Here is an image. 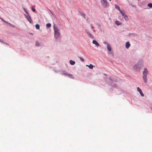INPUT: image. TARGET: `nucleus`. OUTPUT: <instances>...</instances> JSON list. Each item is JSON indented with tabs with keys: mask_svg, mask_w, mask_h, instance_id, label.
Returning a JSON list of instances; mask_svg holds the SVG:
<instances>
[{
	"mask_svg": "<svg viewBox=\"0 0 152 152\" xmlns=\"http://www.w3.org/2000/svg\"><path fill=\"white\" fill-rule=\"evenodd\" d=\"M143 63L142 61H139L137 64L135 65L134 68L137 70H140L142 67Z\"/></svg>",
	"mask_w": 152,
	"mask_h": 152,
	"instance_id": "f257e3e1",
	"label": "nucleus"
},
{
	"mask_svg": "<svg viewBox=\"0 0 152 152\" xmlns=\"http://www.w3.org/2000/svg\"><path fill=\"white\" fill-rule=\"evenodd\" d=\"M54 30V37L56 39L58 38L60 36V33L58 29L54 25L53 26Z\"/></svg>",
	"mask_w": 152,
	"mask_h": 152,
	"instance_id": "f03ea898",
	"label": "nucleus"
},
{
	"mask_svg": "<svg viewBox=\"0 0 152 152\" xmlns=\"http://www.w3.org/2000/svg\"><path fill=\"white\" fill-rule=\"evenodd\" d=\"M148 73V71L147 69H145L143 72L142 78L145 83L147 82V75Z\"/></svg>",
	"mask_w": 152,
	"mask_h": 152,
	"instance_id": "7ed1b4c3",
	"label": "nucleus"
},
{
	"mask_svg": "<svg viewBox=\"0 0 152 152\" xmlns=\"http://www.w3.org/2000/svg\"><path fill=\"white\" fill-rule=\"evenodd\" d=\"M101 2L105 7H107V0H101Z\"/></svg>",
	"mask_w": 152,
	"mask_h": 152,
	"instance_id": "20e7f679",
	"label": "nucleus"
},
{
	"mask_svg": "<svg viewBox=\"0 0 152 152\" xmlns=\"http://www.w3.org/2000/svg\"><path fill=\"white\" fill-rule=\"evenodd\" d=\"M137 90L140 92V94L142 96H144V94L142 93L141 89L139 87L137 88Z\"/></svg>",
	"mask_w": 152,
	"mask_h": 152,
	"instance_id": "39448f33",
	"label": "nucleus"
},
{
	"mask_svg": "<svg viewBox=\"0 0 152 152\" xmlns=\"http://www.w3.org/2000/svg\"><path fill=\"white\" fill-rule=\"evenodd\" d=\"M86 32L87 33V34L88 35L89 37L92 38H94V36L93 35H92L91 34H90L89 32L88 31V30H86Z\"/></svg>",
	"mask_w": 152,
	"mask_h": 152,
	"instance_id": "423d86ee",
	"label": "nucleus"
},
{
	"mask_svg": "<svg viewBox=\"0 0 152 152\" xmlns=\"http://www.w3.org/2000/svg\"><path fill=\"white\" fill-rule=\"evenodd\" d=\"M130 45V44L129 42H128L126 43L125 46L126 48L128 49Z\"/></svg>",
	"mask_w": 152,
	"mask_h": 152,
	"instance_id": "0eeeda50",
	"label": "nucleus"
},
{
	"mask_svg": "<svg viewBox=\"0 0 152 152\" xmlns=\"http://www.w3.org/2000/svg\"><path fill=\"white\" fill-rule=\"evenodd\" d=\"M92 43L97 46H99V43L95 40H93V41Z\"/></svg>",
	"mask_w": 152,
	"mask_h": 152,
	"instance_id": "6e6552de",
	"label": "nucleus"
},
{
	"mask_svg": "<svg viewBox=\"0 0 152 152\" xmlns=\"http://www.w3.org/2000/svg\"><path fill=\"white\" fill-rule=\"evenodd\" d=\"M119 12L123 17H124V16L126 15L124 11H121V10Z\"/></svg>",
	"mask_w": 152,
	"mask_h": 152,
	"instance_id": "1a4fd4ad",
	"label": "nucleus"
},
{
	"mask_svg": "<svg viewBox=\"0 0 152 152\" xmlns=\"http://www.w3.org/2000/svg\"><path fill=\"white\" fill-rule=\"evenodd\" d=\"M107 50L109 51H110L111 50V47L110 46V45L109 44H108L107 45Z\"/></svg>",
	"mask_w": 152,
	"mask_h": 152,
	"instance_id": "9d476101",
	"label": "nucleus"
},
{
	"mask_svg": "<svg viewBox=\"0 0 152 152\" xmlns=\"http://www.w3.org/2000/svg\"><path fill=\"white\" fill-rule=\"evenodd\" d=\"M69 63L70 64L72 65H74L75 64V62L72 60H70L69 61Z\"/></svg>",
	"mask_w": 152,
	"mask_h": 152,
	"instance_id": "9b49d317",
	"label": "nucleus"
},
{
	"mask_svg": "<svg viewBox=\"0 0 152 152\" xmlns=\"http://www.w3.org/2000/svg\"><path fill=\"white\" fill-rule=\"evenodd\" d=\"M115 8L117 9L119 11H120V10H121L120 9V8L116 4L115 5Z\"/></svg>",
	"mask_w": 152,
	"mask_h": 152,
	"instance_id": "f8f14e48",
	"label": "nucleus"
},
{
	"mask_svg": "<svg viewBox=\"0 0 152 152\" xmlns=\"http://www.w3.org/2000/svg\"><path fill=\"white\" fill-rule=\"evenodd\" d=\"M86 66H88V67L91 69H92L93 68V66L91 64H90L89 65H87Z\"/></svg>",
	"mask_w": 152,
	"mask_h": 152,
	"instance_id": "ddd939ff",
	"label": "nucleus"
},
{
	"mask_svg": "<svg viewBox=\"0 0 152 152\" xmlns=\"http://www.w3.org/2000/svg\"><path fill=\"white\" fill-rule=\"evenodd\" d=\"M68 76L70 78L74 79V77H73V76L72 75L69 74L68 75Z\"/></svg>",
	"mask_w": 152,
	"mask_h": 152,
	"instance_id": "4468645a",
	"label": "nucleus"
},
{
	"mask_svg": "<svg viewBox=\"0 0 152 152\" xmlns=\"http://www.w3.org/2000/svg\"><path fill=\"white\" fill-rule=\"evenodd\" d=\"M35 27L37 29H39L40 26L38 24H37L35 25Z\"/></svg>",
	"mask_w": 152,
	"mask_h": 152,
	"instance_id": "2eb2a0df",
	"label": "nucleus"
},
{
	"mask_svg": "<svg viewBox=\"0 0 152 152\" xmlns=\"http://www.w3.org/2000/svg\"><path fill=\"white\" fill-rule=\"evenodd\" d=\"M124 17L126 20H128V18L126 15H125Z\"/></svg>",
	"mask_w": 152,
	"mask_h": 152,
	"instance_id": "dca6fc26",
	"label": "nucleus"
},
{
	"mask_svg": "<svg viewBox=\"0 0 152 152\" xmlns=\"http://www.w3.org/2000/svg\"><path fill=\"white\" fill-rule=\"evenodd\" d=\"M115 24L117 25H121V23L118 21H115Z\"/></svg>",
	"mask_w": 152,
	"mask_h": 152,
	"instance_id": "f3484780",
	"label": "nucleus"
},
{
	"mask_svg": "<svg viewBox=\"0 0 152 152\" xmlns=\"http://www.w3.org/2000/svg\"><path fill=\"white\" fill-rule=\"evenodd\" d=\"M148 6L150 8L152 7V4L151 3L148 4Z\"/></svg>",
	"mask_w": 152,
	"mask_h": 152,
	"instance_id": "a211bd4d",
	"label": "nucleus"
},
{
	"mask_svg": "<svg viewBox=\"0 0 152 152\" xmlns=\"http://www.w3.org/2000/svg\"><path fill=\"white\" fill-rule=\"evenodd\" d=\"M51 24L50 23H48L46 24V26L48 27H50L51 26Z\"/></svg>",
	"mask_w": 152,
	"mask_h": 152,
	"instance_id": "6ab92c4d",
	"label": "nucleus"
},
{
	"mask_svg": "<svg viewBox=\"0 0 152 152\" xmlns=\"http://www.w3.org/2000/svg\"><path fill=\"white\" fill-rule=\"evenodd\" d=\"M63 74L64 75L68 76V75L69 74V73H68L65 72H64Z\"/></svg>",
	"mask_w": 152,
	"mask_h": 152,
	"instance_id": "aec40b11",
	"label": "nucleus"
},
{
	"mask_svg": "<svg viewBox=\"0 0 152 152\" xmlns=\"http://www.w3.org/2000/svg\"><path fill=\"white\" fill-rule=\"evenodd\" d=\"M36 45L37 46H39V43L38 42H36Z\"/></svg>",
	"mask_w": 152,
	"mask_h": 152,
	"instance_id": "412c9836",
	"label": "nucleus"
},
{
	"mask_svg": "<svg viewBox=\"0 0 152 152\" xmlns=\"http://www.w3.org/2000/svg\"><path fill=\"white\" fill-rule=\"evenodd\" d=\"M80 58L81 61H83V62L84 61V60L83 58H82L81 57H80Z\"/></svg>",
	"mask_w": 152,
	"mask_h": 152,
	"instance_id": "4be33fe9",
	"label": "nucleus"
},
{
	"mask_svg": "<svg viewBox=\"0 0 152 152\" xmlns=\"http://www.w3.org/2000/svg\"><path fill=\"white\" fill-rule=\"evenodd\" d=\"M27 19L31 23V18L30 17L29 19L28 18Z\"/></svg>",
	"mask_w": 152,
	"mask_h": 152,
	"instance_id": "5701e85b",
	"label": "nucleus"
},
{
	"mask_svg": "<svg viewBox=\"0 0 152 152\" xmlns=\"http://www.w3.org/2000/svg\"><path fill=\"white\" fill-rule=\"evenodd\" d=\"M31 10H32L34 12H35L36 11L35 9L34 8H32L31 9Z\"/></svg>",
	"mask_w": 152,
	"mask_h": 152,
	"instance_id": "b1692460",
	"label": "nucleus"
},
{
	"mask_svg": "<svg viewBox=\"0 0 152 152\" xmlns=\"http://www.w3.org/2000/svg\"><path fill=\"white\" fill-rule=\"evenodd\" d=\"M1 20H2V21H3V22H4L5 23H8L6 21H5L2 18H1Z\"/></svg>",
	"mask_w": 152,
	"mask_h": 152,
	"instance_id": "393cba45",
	"label": "nucleus"
},
{
	"mask_svg": "<svg viewBox=\"0 0 152 152\" xmlns=\"http://www.w3.org/2000/svg\"><path fill=\"white\" fill-rule=\"evenodd\" d=\"M9 23V24L10 25L12 26V27H15V26L14 25H12L10 23Z\"/></svg>",
	"mask_w": 152,
	"mask_h": 152,
	"instance_id": "a878e982",
	"label": "nucleus"
},
{
	"mask_svg": "<svg viewBox=\"0 0 152 152\" xmlns=\"http://www.w3.org/2000/svg\"><path fill=\"white\" fill-rule=\"evenodd\" d=\"M82 15H83L84 17V18H85V15L84 14V13L82 14Z\"/></svg>",
	"mask_w": 152,
	"mask_h": 152,
	"instance_id": "bb28decb",
	"label": "nucleus"
},
{
	"mask_svg": "<svg viewBox=\"0 0 152 152\" xmlns=\"http://www.w3.org/2000/svg\"><path fill=\"white\" fill-rule=\"evenodd\" d=\"M91 26L92 29H93L94 27L92 26V25H91Z\"/></svg>",
	"mask_w": 152,
	"mask_h": 152,
	"instance_id": "cd10ccee",
	"label": "nucleus"
},
{
	"mask_svg": "<svg viewBox=\"0 0 152 152\" xmlns=\"http://www.w3.org/2000/svg\"><path fill=\"white\" fill-rule=\"evenodd\" d=\"M0 42H2L3 43H4V42L2 41L0 39Z\"/></svg>",
	"mask_w": 152,
	"mask_h": 152,
	"instance_id": "c85d7f7f",
	"label": "nucleus"
},
{
	"mask_svg": "<svg viewBox=\"0 0 152 152\" xmlns=\"http://www.w3.org/2000/svg\"><path fill=\"white\" fill-rule=\"evenodd\" d=\"M104 75L106 76L107 75H106V74H104Z\"/></svg>",
	"mask_w": 152,
	"mask_h": 152,
	"instance_id": "c756f323",
	"label": "nucleus"
},
{
	"mask_svg": "<svg viewBox=\"0 0 152 152\" xmlns=\"http://www.w3.org/2000/svg\"><path fill=\"white\" fill-rule=\"evenodd\" d=\"M109 0V1H111V0Z\"/></svg>",
	"mask_w": 152,
	"mask_h": 152,
	"instance_id": "7c9ffc66",
	"label": "nucleus"
}]
</instances>
